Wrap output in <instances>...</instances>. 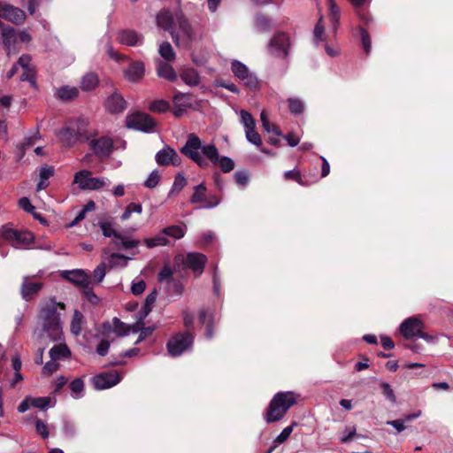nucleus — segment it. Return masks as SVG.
I'll return each mask as SVG.
<instances>
[{"label": "nucleus", "instance_id": "3c124183", "mask_svg": "<svg viewBox=\"0 0 453 453\" xmlns=\"http://www.w3.org/2000/svg\"><path fill=\"white\" fill-rule=\"evenodd\" d=\"M260 119H261L262 126H263L264 129L267 133H271L272 132V133L275 134L276 135H280L281 134L280 131L279 130V128L277 127H271L269 119H268L267 114H266V112L265 111H263L261 112Z\"/></svg>", "mask_w": 453, "mask_h": 453}, {"label": "nucleus", "instance_id": "8fccbe9b", "mask_svg": "<svg viewBox=\"0 0 453 453\" xmlns=\"http://www.w3.org/2000/svg\"><path fill=\"white\" fill-rule=\"evenodd\" d=\"M240 118H241V123L243 125L245 130L248 128L255 127V125H256L255 119L250 112H248L244 110H242L240 111Z\"/></svg>", "mask_w": 453, "mask_h": 453}, {"label": "nucleus", "instance_id": "6ab92c4d", "mask_svg": "<svg viewBox=\"0 0 453 453\" xmlns=\"http://www.w3.org/2000/svg\"><path fill=\"white\" fill-rule=\"evenodd\" d=\"M3 42L8 56L16 54L19 51L18 44V33L13 27H7L2 32Z\"/></svg>", "mask_w": 453, "mask_h": 453}, {"label": "nucleus", "instance_id": "393cba45", "mask_svg": "<svg viewBox=\"0 0 453 453\" xmlns=\"http://www.w3.org/2000/svg\"><path fill=\"white\" fill-rule=\"evenodd\" d=\"M157 73L159 77L169 81H175L178 78L176 72L169 62L158 60L157 62Z\"/></svg>", "mask_w": 453, "mask_h": 453}, {"label": "nucleus", "instance_id": "f704fd0d", "mask_svg": "<svg viewBox=\"0 0 453 453\" xmlns=\"http://www.w3.org/2000/svg\"><path fill=\"white\" fill-rule=\"evenodd\" d=\"M84 323V316L82 313L75 310L70 325V330L75 336H79L82 331V325Z\"/></svg>", "mask_w": 453, "mask_h": 453}, {"label": "nucleus", "instance_id": "2eb2a0df", "mask_svg": "<svg viewBox=\"0 0 453 453\" xmlns=\"http://www.w3.org/2000/svg\"><path fill=\"white\" fill-rule=\"evenodd\" d=\"M88 145L95 155L99 157H109L113 150L112 140L106 136H102L97 139H91L88 141Z\"/></svg>", "mask_w": 453, "mask_h": 453}, {"label": "nucleus", "instance_id": "dca6fc26", "mask_svg": "<svg viewBox=\"0 0 453 453\" xmlns=\"http://www.w3.org/2000/svg\"><path fill=\"white\" fill-rule=\"evenodd\" d=\"M0 18L19 25L25 20L26 13L18 7L6 3H0Z\"/></svg>", "mask_w": 453, "mask_h": 453}, {"label": "nucleus", "instance_id": "a19ab883", "mask_svg": "<svg viewBox=\"0 0 453 453\" xmlns=\"http://www.w3.org/2000/svg\"><path fill=\"white\" fill-rule=\"evenodd\" d=\"M142 212V205L139 203H130L127 205L124 212L120 216V219L125 221L131 218L132 213L141 214Z\"/></svg>", "mask_w": 453, "mask_h": 453}, {"label": "nucleus", "instance_id": "ddd939ff", "mask_svg": "<svg viewBox=\"0 0 453 453\" xmlns=\"http://www.w3.org/2000/svg\"><path fill=\"white\" fill-rule=\"evenodd\" d=\"M288 49L289 38L285 33H277L269 42V51L277 58H285Z\"/></svg>", "mask_w": 453, "mask_h": 453}, {"label": "nucleus", "instance_id": "4468645a", "mask_svg": "<svg viewBox=\"0 0 453 453\" xmlns=\"http://www.w3.org/2000/svg\"><path fill=\"white\" fill-rule=\"evenodd\" d=\"M424 328V324L418 317H411L404 319L400 326L399 332L405 339L417 337Z\"/></svg>", "mask_w": 453, "mask_h": 453}, {"label": "nucleus", "instance_id": "774afa93", "mask_svg": "<svg viewBox=\"0 0 453 453\" xmlns=\"http://www.w3.org/2000/svg\"><path fill=\"white\" fill-rule=\"evenodd\" d=\"M356 434V427L355 426H347L343 431L342 436L341 437V441L346 443L351 441L352 437Z\"/></svg>", "mask_w": 453, "mask_h": 453}, {"label": "nucleus", "instance_id": "0eeeda50", "mask_svg": "<svg viewBox=\"0 0 453 453\" xmlns=\"http://www.w3.org/2000/svg\"><path fill=\"white\" fill-rule=\"evenodd\" d=\"M73 183L82 190H97L106 185L105 178L93 177L91 172L81 170L75 173Z\"/></svg>", "mask_w": 453, "mask_h": 453}, {"label": "nucleus", "instance_id": "09e8293b", "mask_svg": "<svg viewBox=\"0 0 453 453\" xmlns=\"http://www.w3.org/2000/svg\"><path fill=\"white\" fill-rule=\"evenodd\" d=\"M245 136L249 142L253 145L259 147L262 144V141L259 134L253 128H248L245 130Z\"/></svg>", "mask_w": 453, "mask_h": 453}, {"label": "nucleus", "instance_id": "412c9836", "mask_svg": "<svg viewBox=\"0 0 453 453\" xmlns=\"http://www.w3.org/2000/svg\"><path fill=\"white\" fill-rule=\"evenodd\" d=\"M117 40L119 43L131 46V47H136L141 46L143 43V36L140 34H138L134 30H121L119 32Z\"/></svg>", "mask_w": 453, "mask_h": 453}, {"label": "nucleus", "instance_id": "7c9ffc66", "mask_svg": "<svg viewBox=\"0 0 453 453\" xmlns=\"http://www.w3.org/2000/svg\"><path fill=\"white\" fill-rule=\"evenodd\" d=\"M144 243L149 249H153L160 246H168L171 243L170 239L167 238L164 229H162L157 234L151 238L144 239Z\"/></svg>", "mask_w": 453, "mask_h": 453}, {"label": "nucleus", "instance_id": "f257e3e1", "mask_svg": "<svg viewBox=\"0 0 453 453\" xmlns=\"http://www.w3.org/2000/svg\"><path fill=\"white\" fill-rule=\"evenodd\" d=\"M180 152L203 168L208 167L210 163L218 165L224 173H229L234 168L233 159L225 156L219 157L213 143H203L195 134H188Z\"/></svg>", "mask_w": 453, "mask_h": 453}, {"label": "nucleus", "instance_id": "4d7b16f0", "mask_svg": "<svg viewBox=\"0 0 453 453\" xmlns=\"http://www.w3.org/2000/svg\"><path fill=\"white\" fill-rule=\"evenodd\" d=\"M35 431L41 435L43 439H47L49 437V429L48 426L41 419H35Z\"/></svg>", "mask_w": 453, "mask_h": 453}, {"label": "nucleus", "instance_id": "c03bdc74", "mask_svg": "<svg viewBox=\"0 0 453 453\" xmlns=\"http://www.w3.org/2000/svg\"><path fill=\"white\" fill-rule=\"evenodd\" d=\"M99 226L105 237H114V240L121 237V234L115 230L113 224L111 222H101Z\"/></svg>", "mask_w": 453, "mask_h": 453}, {"label": "nucleus", "instance_id": "680f3d73", "mask_svg": "<svg viewBox=\"0 0 453 453\" xmlns=\"http://www.w3.org/2000/svg\"><path fill=\"white\" fill-rule=\"evenodd\" d=\"M216 86L217 87L224 88L227 89L228 91H230L232 93H234V94H239L240 93V89L238 88V87L234 83L227 82V81H226L224 80L217 81H216Z\"/></svg>", "mask_w": 453, "mask_h": 453}, {"label": "nucleus", "instance_id": "20e7f679", "mask_svg": "<svg viewBox=\"0 0 453 453\" xmlns=\"http://www.w3.org/2000/svg\"><path fill=\"white\" fill-rule=\"evenodd\" d=\"M296 403V395L293 392L277 393L272 399L265 419L268 423L276 422L281 419L288 410Z\"/></svg>", "mask_w": 453, "mask_h": 453}, {"label": "nucleus", "instance_id": "338daca9", "mask_svg": "<svg viewBox=\"0 0 453 453\" xmlns=\"http://www.w3.org/2000/svg\"><path fill=\"white\" fill-rule=\"evenodd\" d=\"M146 284L145 281L142 280H140L136 282H133L131 287V291L134 295L139 296L145 290Z\"/></svg>", "mask_w": 453, "mask_h": 453}, {"label": "nucleus", "instance_id": "864d4df0", "mask_svg": "<svg viewBox=\"0 0 453 453\" xmlns=\"http://www.w3.org/2000/svg\"><path fill=\"white\" fill-rule=\"evenodd\" d=\"M112 325H113V332L117 335L124 336V335L127 334L128 329H127L125 323H123L119 319L114 318L112 319Z\"/></svg>", "mask_w": 453, "mask_h": 453}, {"label": "nucleus", "instance_id": "7ed1b4c3", "mask_svg": "<svg viewBox=\"0 0 453 453\" xmlns=\"http://www.w3.org/2000/svg\"><path fill=\"white\" fill-rule=\"evenodd\" d=\"M65 304L58 302L56 298H49L41 303L38 312V326L41 329L40 336L50 341H59L63 334L62 312Z\"/></svg>", "mask_w": 453, "mask_h": 453}, {"label": "nucleus", "instance_id": "1a4fd4ad", "mask_svg": "<svg viewBox=\"0 0 453 453\" xmlns=\"http://www.w3.org/2000/svg\"><path fill=\"white\" fill-rule=\"evenodd\" d=\"M193 341L194 337L188 332L175 334L167 343V349L170 356H180L185 350L191 347Z\"/></svg>", "mask_w": 453, "mask_h": 453}, {"label": "nucleus", "instance_id": "9b49d317", "mask_svg": "<svg viewBox=\"0 0 453 453\" xmlns=\"http://www.w3.org/2000/svg\"><path fill=\"white\" fill-rule=\"evenodd\" d=\"M122 378L123 374L118 371H110L95 375L92 382L96 389L104 390L114 387L121 381Z\"/></svg>", "mask_w": 453, "mask_h": 453}, {"label": "nucleus", "instance_id": "5fc2aeb1", "mask_svg": "<svg viewBox=\"0 0 453 453\" xmlns=\"http://www.w3.org/2000/svg\"><path fill=\"white\" fill-rule=\"evenodd\" d=\"M106 266L107 265L104 261L101 264H99L93 271V277L97 283L102 282L104 278L105 277Z\"/></svg>", "mask_w": 453, "mask_h": 453}, {"label": "nucleus", "instance_id": "f8f14e48", "mask_svg": "<svg viewBox=\"0 0 453 453\" xmlns=\"http://www.w3.org/2000/svg\"><path fill=\"white\" fill-rule=\"evenodd\" d=\"M206 187L201 183L194 188V194L190 198L191 203H203L201 208L211 209L219 204L220 199L214 195L207 197Z\"/></svg>", "mask_w": 453, "mask_h": 453}, {"label": "nucleus", "instance_id": "c756f323", "mask_svg": "<svg viewBox=\"0 0 453 453\" xmlns=\"http://www.w3.org/2000/svg\"><path fill=\"white\" fill-rule=\"evenodd\" d=\"M67 125H69L71 127H73L74 132L81 140H88L87 132L88 120L86 119L77 118L75 119L70 120Z\"/></svg>", "mask_w": 453, "mask_h": 453}, {"label": "nucleus", "instance_id": "603ef678", "mask_svg": "<svg viewBox=\"0 0 453 453\" xmlns=\"http://www.w3.org/2000/svg\"><path fill=\"white\" fill-rule=\"evenodd\" d=\"M160 178L161 177L157 170L152 171L144 181L145 187L148 188H156L160 180Z\"/></svg>", "mask_w": 453, "mask_h": 453}, {"label": "nucleus", "instance_id": "bf43d9fd", "mask_svg": "<svg viewBox=\"0 0 453 453\" xmlns=\"http://www.w3.org/2000/svg\"><path fill=\"white\" fill-rule=\"evenodd\" d=\"M380 388L383 389V395H385V397L388 400H389L392 403H395L396 402V397L390 385L387 382H382L380 384Z\"/></svg>", "mask_w": 453, "mask_h": 453}, {"label": "nucleus", "instance_id": "49530a36", "mask_svg": "<svg viewBox=\"0 0 453 453\" xmlns=\"http://www.w3.org/2000/svg\"><path fill=\"white\" fill-rule=\"evenodd\" d=\"M32 407L38 408L41 410H46L51 406V398L49 396L45 397H30Z\"/></svg>", "mask_w": 453, "mask_h": 453}, {"label": "nucleus", "instance_id": "58836bf2", "mask_svg": "<svg viewBox=\"0 0 453 453\" xmlns=\"http://www.w3.org/2000/svg\"><path fill=\"white\" fill-rule=\"evenodd\" d=\"M158 53L166 62L173 61L176 58V54L168 42H164L159 45Z\"/></svg>", "mask_w": 453, "mask_h": 453}, {"label": "nucleus", "instance_id": "13d9d810", "mask_svg": "<svg viewBox=\"0 0 453 453\" xmlns=\"http://www.w3.org/2000/svg\"><path fill=\"white\" fill-rule=\"evenodd\" d=\"M359 31H360V37H361L363 48H364L365 51L366 52V54H369V52L371 50V39H370L369 34L365 29L362 28V27L359 28Z\"/></svg>", "mask_w": 453, "mask_h": 453}, {"label": "nucleus", "instance_id": "79ce46f5", "mask_svg": "<svg viewBox=\"0 0 453 453\" xmlns=\"http://www.w3.org/2000/svg\"><path fill=\"white\" fill-rule=\"evenodd\" d=\"M70 389L72 391V396L74 399H79L83 396L84 382L81 379L77 378L70 383Z\"/></svg>", "mask_w": 453, "mask_h": 453}, {"label": "nucleus", "instance_id": "a211bd4d", "mask_svg": "<svg viewBox=\"0 0 453 453\" xmlns=\"http://www.w3.org/2000/svg\"><path fill=\"white\" fill-rule=\"evenodd\" d=\"M206 261L207 257L205 255L198 252H189L187 254L184 263L196 276H199L203 271Z\"/></svg>", "mask_w": 453, "mask_h": 453}, {"label": "nucleus", "instance_id": "bb28decb", "mask_svg": "<svg viewBox=\"0 0 453 453\" xmlns=\"http://www.w3.org/2000/svg\"><path fill=\"white\" fill-rule=\"evenodd\" d=\"M199 321L201 324L205 325V337L211 340L214 335L212 329L214 322V311L210 309L201 311L199 314Z\"/></svg>", "mask_w": 453, "mask_h": 453}, {"label": "nucleus", "instance_id": "052dcab7", "mask_svg": "<svg viewBox=\"0 0 453 453\" xmlns=\"http://www.w3.org/2000/svg\"><path fill=\"white\" fill-rule=\"evenodd\" d=\"M256 26L261 31H266L270 28V20L265 16L258 14L256 17Z\"/></svg>", "mask_w": 453, "mask_h": 453}, {"label": "nucleus", "instance_id": "de8ad7c7", "mask_svg": "<svg viewBox=\"0 0 453 453\" xmlns=\"http://www.w3.org/2000/svg\"><path fill=\"white\" fill-rule=\"evenodd\" d=\"M119 242L121 243L122 248H124L125 250L133 249L134 247H137L140 244L139 240L130 239V238L125 237L123 235H121V237H118L117 240H114V244L116 246L119 245Z\"/></svg>", "mask_w": 453, "mask_h": 453}, {"label": "nucleus", "instance_id": "9d476101", "mask_svg": "<svg viewBox=\"0 0 453 453\" xmlns=\"http://www.w3.org/2000/svg\"><path fill=\"white\" fill-rule=\"evenodd\" d=\"M126 123L128 128L144 133L152 132L156 126L155 120L150 115L142 112H136L127 116Z\"/></svg>", "mask_w": 453, "mask_h": 453}, {"label": "nucleus", "instance_id": "e2e57ef3", "mask_svg": "<svg viewBox=\"0 0 453 453\" xmlns=\"http://www.w3.org/2000/svg\"><path fill=\"white\" fill-rule=\"evenodd\" d=\"M63 434L66 437H73L76 434V426L73 423L65 421L63 425Z\"/></svg>", "mask_w": 453, "mask_h": 453}, {"label": "nucleus", "instance_id": "0e129e2a", "mask_svg": "<svg viewBox=\"0 0 453 453\" xmlns=\"http://www.w3.org/2000/svg\"><path fill=\"white\" fill-rule=\"evenodd\" d=\"M292 431H293L292 426H288L285 427L281 431V433L276 437L275 442L280 444V443H283L284 441H286L288 439V437L290 436Z\"/></svg>", "mask_w": 453, "mask_h": 453}, {"label": "nucleus", "instance_id": "6e6d98bb", "mask_svg": "<svg viewBox=\"0 0 453 453\" xmlns=\"http://www.w3.org/2000/svg\"><path fill=\"white\" fill-rule=\"evenodd\" d=\"M169 103L165 100H157L150 104V109L157 112H165L169 109Z\"/></svg>", "mask_w": 453, "mask_h": 453}, {"label": "nucleus", "instance_id": "f3484780", "mask_svg": "<svg viewBox=\"0 0 453 453\" xmlns=\"http://www.w3.org/2000/svg\"><path fill=\"white\" fill-rule=\"evenodd\" d=\"M155 159L158 165L178 166L181 163V159L178 153L169 146H165L160 150L156 154Z\"/></svg>", "mask_w": 453, "mask_h": 453}, {"label": "nucleus", "instance_id": "c9c22d12", "mask_svg": "<svg viewBox=\"0 0 453 453\" xmlns=\"http://www.w3.org/2000/svg\"><path fill=\"white\" fill-rule=\"evenodd\" d=\"M163 229L168 239L173 238L174 240H180L183 238L187 232V227L180 225H172Z\"/></svg>", "mask_w": 453, "mask_h": 453}, {"label": "nucleus", "instance_id": "ea45409f", "mask_svg": "<svg viewBox=\"0 0 453 453\" xmlns=\"http://www.w3.org/2000/svg\"><path fill=\"white\" fill-rule=\"evenodd\" d=\"M157 299V292L156 290H154L153 292H151L150 294H149L145 299V303H144V305L142 309V311H140L139 315V319L140 320H142L145 317L148 316V314L151 311V307L153 305V303H155Z\"/></svg>", "mask_w": 453, "mask_h": 453}, {"label": "nucleus", "instance_id": "2f4dec72", "mask_svg": "<svg viewBox=\"0 0 453 453\" xmlns=\"http://www.w3.org/2000/svg\"><path fill=\"white\" fill-rule=\"evenodd\" d=\"M329 18L332 23V33L334 36H336L337 28L340 20V8L337 6L334 0H327Z\"/></svg>", "mask_w": 453, "mask_h": 453}, {"label": "nucleus", "instance_id": "5701e85b", "mask_svg": "<svg viewBox=\"0 0 453 453\" xmlns=\"http://www.w3.org/2000/svg\"><path fill=\"white\" fill-rule=\"evenodd\" d=\"M331 36L334 38L335 37L333 35L332 27L329 29L327 33H326L324 18L322 15H320L313 29L314 42L317 45H319L321 42H326Z\"/></svg>", "mask_w": 453, "mask_h": 453}, {"label": "nucleus", "instance_id": "4c0bfd02", "mask_svg": "<svg viewBox=\"0 0 453 453\" xmlns=\"http://www.w3.org/2000/svg\"><path fill=\"white\" fill-rule=\"evenodd\" d=\"M130 258L125 257L122 254L112 253L107 258L108 264L107 266L111 269L115 267H126L127 265V262Z\"/></svg>", "mask_w": 453, "mask_h": 453}, {"label": "nucleus", "instance_id": "c85d7f7f", "mask_svg": "<svg viewBox=\"0 0 453 453\" xmlns=\"http://www.w3.org/2000/svg\"><path fill=\"white\" fill-rule=\"evenodd\" d=\"M58 136L59 140L65 145V146H72L77 141L81 140L76 133L74 132L73 127H71L69 125H66L58 133Z\"/></svg>", "mask_w": 453, "mask_h": 453}, {"label": "nucleus", "instance_id": "b1692460", "mask_svg": "<svg viewBox=\"0 0 453 453\" xmlns=\"http://www.w3.org/2000/svg\"><path fill=\"white\" fill-rule=\"evenodd\" d=\"M41 282L30 281L27 277L24 278L21 287V295L26 301H29L42 289Z\"/></svg>", "mask_w": 453, "mask_h": 453}, {"label": "nucleus", "instance_id": "6e6552de", "mask_svg": "<svg viewBox=\"0 0 453 453\" xmlns=\"http://www.w3.org/2000/svg\"><path fill=\"white\" fill-rule=\"evenodd\" d=\"M31 57L29 55L24 54L22 55L18 62L13 65L12 69L9 71L7 74V78L10 79L14 76L19 69L22 70V73L20 74V81H29L31 85H35V70L33 66L30 65Z\"/></svg>", "mask_w": 453, "mask_h": 453}, {"label": "nucleus", "instance_id": "39448f33", "mask_svg": "<svg viewBox=\"0 0 453 453\" xmlns=\"http://www.w3.org/2000/svg\"><path fill=\"white\" fill-rule=\"evenodd\" d=\"M231 71L234 76L247 88L257 90L259 88V80L255 73L242 62L234 59L231 62Z\"/></svg>", "mask_w": 453, "mask_h": 453}, {"label": "nucleus", "instance_id": "aec40b11", "mask_svg": "<svg viewBox=\"0 0 453 453\" xmlns=\"http://www.w3.org/2000/svg\"><path fill=\"white\" fill-rule=\"evenodd\" d=\"M62 276L68 281L81 288H88L90 283V276L81 269H75L71 271H64Z\"/></svg>", "mask_w": 453, "mask_h": 453}, {"label": "nucleus", "instance_id": "37998d69", "mask_svg": "<svg viewBox=\"0 0 453 453\" xmlns=\"http://www.w3.org/2000/svg\"><path fill=\"white\" fill-rule=\"evenodd\" d=\"M288 108L292 114L298 115L301 114L304 110L303 102L296 97H290L288 99Z\"/></svg>", "mask_w": 453, "mask_h": 453}, {"label": "nucleus", "instance_id": "cd10ccee", "mask_svg": "<svg viewBox=\"0 0 453 453\" xmlns=\"http://www.w3.org/2000/svg\"><path fill=\"white\" fill-rule=\"evenodd\" d=\"M105 107L111 113H119L125 110L126 102L120 95L114 94L107 98Z\"/></svg>", "mask_w": 453, "mask_h": 453}, {"label": "nucleus", "instance_id": "473e14b6", "mask_svg": "<svg viewBox=\"0 0 453 453\" xmlns=\"http://www.w3.org/2000/svg\"><path fill=\"white\" fill-rule=\"evenodd\" d=\"M79 95V89L73 86H62L55 92V96L61 101L74 99Z\"/></svg>", "mask_w": 453, "mask_h": 453}, {"label": "nucleus", "instance_id": "a878e982", "mask_svg": "<svg viewBox=\"0 0 453 453\" xmlns=\"http://www.w3.org/2000/svg\"><path fill=\"white\" fill-rule=\"evenodd\" d=\"M180 78L185 84L190 87L197 86L200 83V75L196 69L191 66H185L180 70Z\"/></svg>", "mask_w": 453, "mask_h": 453}, {"label": "nucleus", "instance_id": "4be33fe9", "mask_svg": "<svg viewBox=\"0 0 453 453\" xmlns=\"http://www.w3.org/2000/svg\"><path fill=\"white\" fill-rule=\"evenodd\" d=\"M144 73L145 66L142 61H132L124 71L125 78L131 82L140 81Z\"/></svg>", "mask_w": 453, "mask_h": 453}, {"label": "nucleus", "instance_id": "a18cd8bd", "mask_svg": "<svg viewBox=\"0 0 453 453\" xmlns=\"http://www.w3.org/2000/svg\"><path fill=\"white\" fill-rule=\"evenodd\" d=\"M175 107H181L184 109L191 107L190 96L188 94L179 93L173 98Z\"/></svg>", "mask_w": 453, "mask_h": 453}, {"label": "nucleus", "instance_id": "72a5a7b5", "mask_svg": "<svg viewBox=\"0 0 453 453\" xmlns=\"http://www.w3.org/2000/svg\"><path fill=\"white\" fill-rule=\"evenodd\" d=\"M99 80L96 73H88L81 81V88L83 91H91L95 89L98 85Z\"/></svg>", "mask_w": 453, "mask_h": 453}, {"label": "nucleus", "instance_id": "69168bd1", "mask_svg": "<svg viewBox=\"0 0 453 453\" xmlns=\"http://www.w3.org/2000/svg\"><path fill=\"white\" fill-rule=\"evenodd\" d=\"M109 349L110 342L107 340H101L96 347V353L101 357H104L108 354Z\"/></svg>", "mask_w": 453, "mask_h": 453}, {"label": "nucleus", "instance_id": "e433bc0d", "mask_svg": "<svg viewBox=\"0 0 453 453\" xmlns=\"http://www.w3.org/2000/svg\"><path fill=\"white\" fill-rule=\"evenodd\" d=\"M71 355L69 348L65 344H58L53 346L50 350V357L52 360H59L68 357Z\"/></svg>", "mask_w": 453, "mask_h": 453}, {"label": "nucleus", "instance_id": "423d86ee", "mask_svg": "<svg viewBox=\"0 0 453 453\" xmlns=\"http://www.w3.org/2000/svg\"><path fill=\"white\" fill-rule=\"evenodd\" d=\"M1 235L4 241L8 242L16 249H25L34 239V235L28 231H18L12 228L1 230Z\"/></svg>", "mask_w": 453, "mask_h": 453}, {"label": "nucleus", "instance_id": "f03ea898", "mask_svg": "<svg viewBox=\"0 0 453 453\" xmlns=\"http://www.w3.org/2000/svg\"><path fill=\"white\" fill-rule=\"evenodd\" d=\"M158 27L168 31L179 48L189 49L196 39L195 30L181 11L161 10L156 17Z\"/></svg>", "mask_w": 453, "mask_h": 453}]
</instances>
